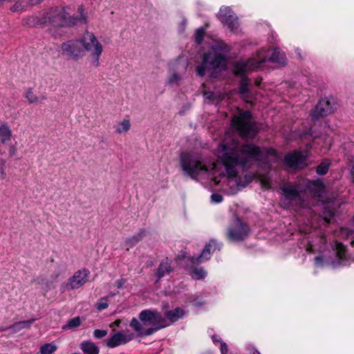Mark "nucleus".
<instances>
[{
	"mask_svg": "<svg viewBox=\"0 0 354 354\" xmlns=\"http://www.w3.org/2000/svg\"><path fill=\"white\" fill-rule=\"evenodd\" d=\"M24 25L30 27H34L38 25H46L45 15L42 18H39L35 16L27 17L24 20Z\"/></svg>",
	"mask_w": 354,
	"mask_h": 354,
	"instance_id": "obj_24",
	"label": "nucleus"
},
{
	"mask_svg": "<svg viewBox=\"0 0 354 354\" xmlns=\"http://www.w3.org/2000/svg\"><path fill=\"white\" fill-rule=\"evenodd\" d=\"M272 62L278 63L281 65L286 64V57L284 54L280 52L277 48H274L272 55L268 59Z\"/></svg>",
	"mask_w": 354,
	"mask_h": 354,
	"instance_id": "obj_23",
	"label": "nucleus"
},
{
	"mask_svg": "<svg viewBox=\"0 0 354 354\" xmlns=\"http://www.w3.org/2000/svg\"><path fill=\"white\" fill-rule=\"evenodd\" d=\"M205 30L203 28L197 29L195 33V41L198 44H201L203 40Z\"/></svg>",
	"mask_w": 354,
	"mask_h": 354,
	"instance_id": "obj_37",
	"label": "nucleus"
},
{
	"mask_svg": "<svg viewBox=\"0 0 354 354\" xmlns=\"http://www.w3.org/2000/svg\"><path fill=\"white\" fill-rule=\"evenodd\" d=\"M213 340H214V341H216V340H217V338H215V336H214V337H213Z\"/></svg>",
	"mask_w": 354,
	"mask_h": 354,
	"instance_id": "obj_58",
	"label": "nucleus"
},
{
	"mask_svg": "<svg viewBox=\"0 0 354 354\" xmlns=\"http://www.w3.org/2000/svg\"><path fill=\"white\" fill-rule=\"evenodd\" d=\"M211 199L214 203H221L223 201V196L218 194H213L211 196Z\"/></svg>",
	"mask_w": 354,
	"mask_h": 354,
	"instance_id": "obj_43",
	"label": "nucleus"
},
{
	"mask_svg": "<svg viewBox=\"0 0 354 354\" xmlns=\"http://www.w3.org/2000/svg\"><path fill=\"white\" fill-rule=\"evenodd\" d=\"M56 349V346L50 344H45L41 346L40 352L41 354H52Z\"/></svg>",
	"mask_w": 354,
	"mask_h": 354,
	"instance_id": "obj_35",
	"label": "nucleus"
},
{
	"mask_svg": "<svg viewBox=\"0 0 354 354\" xmlns=\"http://www.w3.org/2000/svg\"><path fill=\"white\" fill-rule=\"evenodd\" d=\"M232 126L244 139L253 138L257 133V128L248 111L239 112L232 119Z\"/></svg>",
	"mask_w": 354,
	"mask_h": 354,
	"instance_id": "obj_4",
	"label": "nucleus"
},
{
	"mask_svg": "<svg viewBox=\"0 0 354 354\" xmlns=\"http://www.w3.org/2000/svg\"><path fill=\"white\" fill-rule=\"evenodd\" d=\"M183 315V310L180 308H176L172 310H169L167 313V317L171 322L176 321L179 317Z\"/></svg>",
	"mask_w": 354,
	"mask_h": 354,
	"instance_id": "obj_29",
	"label": "nucleus"
},
{
	"mask_svg": "<svg viewBox=\"0 0 354 354\" xmlns=\"http://www.w3.org/2000/svg\"><path fill=\"white\" fill-rule=\"evenodd\" d=\"M204 56L211 70L221 67L225 63V55L222 53H206Z\"/></svg>",
	"mask_w": 354,
	"mask_h": 354,
	"instance_id": "obj_15",
	"label": "nucleus"
},
{
	"mask_svg": "<svg viewBox=\"0 0 354 354\" xmlns=\"http://www.w3.org/2000/svg\"><path fill=\"white\" fill-rule=\"evenodd\" d=\"M353 244H354V241H353L351 242V245H353Z\"/></svg>",
	"mask_w": 354,
	"mask_h": 354,
	"instance_id": "obj_63",
	"label": "nucleus"
},
{
	"mask_svg": "<svg viewBox=\"0 0 354 354\" xmlns=\"http://www.w3.org/2000/svg\"><path fill=\"white\" fill-rule=\"evenodd\" d=\"M282 190L286 198L290 201L297 200L300 198L298 191L291 186H285Z\"/></svg>",
	"mask_w": 354,
	"mask_h": 354,
	"instance_id": "obj_22",
	"label": "nucleus"
},
{
	"mask_svg": "<svg viewBox=\"0 0 354 354\" xmlns=\"http://www.w3.org/2000/svg\"><path fill=\"white\" fill-rule=\"evenodd\" d=\"M6 330L5 328H1V329H0V330H1V331H3V330Z\"/></svg>",
	"mask_w": 354,
	"mask_h": 354,
	"instance_id": "obj_62",
	"label": "nucleus"
},
{
	"mask_svg": "<svg viewBox=\"0 0 354 354\" xmlns=\"http://www.w3.org/2000/svg\"><path fill=\"white\" fill-rule=\"evenodd\" d=\"M218 18L220 21L227 26L231 30H234L238 28L239 22L236 16L233 12L232 9L229 7H223L220 9L218 13Z\"/></svg>",
	"mask_w": 354,
	"mask_h": 354,
	"instance_id": "obj_11",
	"label": "nucleus"
},
{
	"mask_svg": "<svg viewBox=\"0 0 354 354\" xmlns=\"http://www.w3.org/2000/svg\"><path fill=\"white\" fill-rule=\"evenodd\" d=\"M81 349L86 354H99L98 347L91 341H84L81 344Z\"/></svg>",
	"mask_w": 354,
	"mask_h": 354,
	"instance_id": "obj_20",
	"label": "nucleus"
},
{
	"mask_svg": "<svg viewBox=\"0 0 354 354\" xmlns=\"http://www.w3.org/2000/svg\"><path fill=\"white\" fill-rule=\"evenodd\" d=\"M261 184L265 187H270V182L269 180L267 178H263L261 179Z\"/></svg>",
	"mask_w": 354,
	"mask_h": 354,
	"instance_id": "obj_46",
	"label": "nucleus"
},
{
	"mask_svg": "<svg viewBox=\"0 0 354 354\" xmlns=\"http://www.w3.org/2000/svg\"><path fill=\"white\" fill-rule=\"evenodd\" d=\"M251 179H252V177H251V176H249V177H248V181L251 180Z\"/></svg>",
	"mask_w": 354,
	"mask_h": 354,
	"instance_id": "obj_60",
	"label": "nucleus"
},
{
	"mask_svg": "<svg viewBox=\"0 0 354 354\" xmlns=\"http://www.w3.org/2000/svg\"><path fill=\"white\" fill-rule=\"evenodd\" d=\"M77 12L80 15H87L86 13H85V12H84V8L83 6H80L78 7Z\"/></svg>",
	"mask_w": 354,
	"mask_h": 354,
	"instance_id": "obj_47",
	"label": "nucleus"
},
{
	"mask_svg": "<svg viewBox=\"0 0 354 354\" xmlns=\"http://www.w3.org/2000/svg\"><path fill=\"white\" fill-rule=\"evenodd\" d=\"M248 227L236 218L228 229L227 237L232 241H241L248 236Z\"/></svg>",
	"mask_w": 354,
	"mask_h": 354,
	"instance_id": "obj_9",
	"label": "nucleus"
},
{
	"mask_svg": "<svg viewBox=\"0 0 354 354\" xmlns=\"http://www.w3.org/2000/svg\"><path fill=\"white\" fill-rule=\"evenodd\" d=\"M261 80H256V81H255V84H256L257 86H259V85H260V84H261Z\"/></svg>",
	"mask_w": 354,
	"mask_h": 354,
	"instance_id": "obj_56",
	"label": "nucleus"
},
{
	"mask_svg": "<svg viewBox=\"0 0 354 354\" xmlns=\"http://www.w3.org/2000/svg\"><path fill=\"white\" fill-rule=\"evenodd\" d=\"M133 337L134 335L133 333L124 334L119 332L106 339V346L109 348H114L121 344H127L132 340Z\"/></svg>",
	"mask_w": 354,
	"mask_h": 354,
	"instance_id": "obj_14",
	"label": "nucleus"
},
{
	"mask_svg": "<svg viewBox=\"0 0 354 354\" xmlns=\"http://www.w3.org/2000/svg\"><path fill=\"white\" fill-rule=\"evenodd\" d=\"M238 89L240 97L247 102L254 97L255 92L253 91L252 84L248 77H243L240 80Z\"/></svg>",
	"mask_w": 354,
	"mask_h": 354,
	"instance_id": "obj_13",
	"label": "nucleus"
},
{
	"mask_svg": "<svg viewBox=\"0 0 354 354\" xmlns=\"http://www.w3.org/2000/svg\"><path fill=\"white\" fill-rule=\"evenodd\" d=\"M120 323H121V321H120V320H119V319L115 320V322H114L111 325V326H112L113 325H115V326H120Z\"/></svg>",
	"mask_w": 354,
	"mask_h": 354,
	"instance_id": "obj_54",
	"label": "nucleus"
},
{
	"mask_svg": "<svg viewBox=\"0 0 354 354\" xmlns=\"http://www.w3.org/2000/svg\"><path fill=\"white\" fill-rule=\"evenodd\" d=\"M333 267H336L337 266L335 265V263H333Z\"/></svg>",
	"mask_w": 354,
	"mask_h": 354,
	"instance_id": "obj_61",
	"label": "nucleus"
},
{
	"mask_svg": "<svg viewBox=\"0 0 354 354\" xmlns=\"http://www.w3.org/2000/svg\"><path fill=\"white\" fill-rule=\"evenodd\" d=\"M15 151H16V149L15 147H11L10 148V156H13L15 153Z\"/></svg>",
	"mask_w": 354,
	"mask_h": 354,
	"instance_id": "obj_52",
	"label": "nucleus"
},
{
	"mask_svg": "<svg viewBox=\"0 0 354 354\" xmlns=\"http://www.w3.org/2000/svg\"><path fill=\"white\" fill-rule=\"evenodd\" d=\"M89 271L86 269L80 270L75 272L73 277L68 279V281L63 283L60 286V290L62 292L80 288L88 281Z\"/></svg>",
	"mask_w": 354,
	"mask_h": 354,
	"instance_id": "obj_8",
	"label": "nucleus"
},
{
	"mask_svg": "<svg viewBox=\"0 0 354 354\" xmlns=\"http://www.w3.org/2000/svg\"><path fill=\"white\" fill-rule=\"evenodd\" d=\"M42 0H18L10 8L12 12H17L24 10L28 5H36L39 3Z\"/></svg>",
	"mask_w": 354,
	"mask_h": 354,
	"instance_id": "obj_18",
	"label": "nucleus"
},
{
	"mask_svg": "<svg viewBox=\"0 0 354 354\" xmlns=\"http://www.w3.org/2000/svg\"><path fill=\"white\" fill-rule=\"evenodd\" d=\"M172 271L173 269L171 266V261L167 257H166L160 262L156 272V275L158 277L157 281H158L165 274H169Z\"/></svg>",
	"mask_w": 354,
	"mask_h": 354,
	"instance_id": "obj_16",
	"label": "nucleus"
},
{
	"mask_svg": "<svg viewBox=\"0 0 354 354\" xmlns=\"http://www.w3.org/2000/svg\"><path fill=\"white\" fill-rule=\"evenodd\" d=\"M330 162L328 160H324L316 168L319 175H324L328 172Z\"/></svg>",
	"mask_w": 354,
	"mask_h": 354,
	"instance_id": "obj_31",
	"label": "nucleus"
},
{
	"mask_svg": "<svg viewBox=\"0 0 354 354\" xmlns=\"http://www.w3.org/2000/svg\"><path fill=\"white\" fill-rule=\"evenodd\" d=\"M336 109L337 106L334 102H331L328 98H324L317 104L311 116L315 119L324 117L333 113Z\"/></svg>",
	"mask_w": 354,
	"mask_h": 354,
	"instance_id": "obj_10",
	"label": "nucleus"
},
{
	"mask_svg": "<svg viewBox=\"0 0 354 354\" xmlns=\"http://www.w3.org/2000/svg\"><path fill=\"white\" fill-rule=\"evenodd\" d=\"M205 272L203 268H195L192 271V277L196 279H201L204 278Z\"/></svg>",
	"mask_w": 354,
	"mask_h": 354,
	"instance_id": "obj_36",
	"label": "nucleus"
},
{
	"mask_svg": "<svg viewBox=\"0 0 354 354\" xmlns=\"http://www.w3.org/2000/svg\"><path fill=\"white\" fill-rule=\"evenodd\" d=\"M62 54L69 59L77 61L84 56L81 37L78 39L68 40L62 44Z\"/></svg>",
	"mask_w": 354,
	"mask_h": 354,
	"instance_id": "obj_7",
	"label": "nucleus"
},
{
	"mask_svg": "<svg viewBox=\"0 0 354 354\" xmlns=\"http://www.w3.org/2000/svg\"><path fill=\"white\" fill-rule=\"evenodd\" d=\"M69 19L65 8H51L45 15L46 25L50 26V33L55 37L62 35L60 28L70 27Z\"/></svg>",
	"mask_w": 354,
	"mask_h": 354,
	"instance_id": "obj_3",
	"label": "nucleus"
},
{
	"mask_svg": "<svg viewBox=\"0 0 354 354\" xmlns=\"http://www.w3.org/2000/svg\"><path fill=\"white\" fill-rule=\"evenodd\" d=\"M61 267H62V265L60 263H57V268L58 269V270H56L55 271L52 275H51V278L54 280L57 279L59 275L61 274Z\"/></svg>",
	"mask_w": 354,
	"mask_h": 354,
	"instance_id": "obj_42",
	"label": "nucleus"
},
{
	"mask_svg": "<svg viewBox=\"0 0 354 354\" xmlns=\"http://www.w3.org/2000/svg\"><path fill=\"white\" fill-rule=\"evenodd\" d=\"M266 50L262 49L258 52L257 60L250 59L247 62H239L234 64V74L239 76L241 80L243 77H247L246 73L248 71L259 68L260 65L267 61L264 53Z\"/></svg>",
	"mask_w": 354,
	"mask_h": 354,
	"instance_id": "obj_6",
	"label": "nucleus"
},
{
	"mask_svg": "<svg viewBox=\"0 0 354 354\" xmlns=\"http://www.w3.org/2000/svg\"><path fill=\"white\" fill-rule=\"evenodd\" d=\"M267 154L270 155V156H276L277 152L274 149H269V150L267 151Z\"/></svg>",
	"mask_w": 354,
	"mask_h": 354,
	"instance_id": "obj_50",
	"label": "nucleus"
},
{
	"mask_svg": "<svg viewBox=\"0 0 354 354\" xmlns=\"http://www.w3.org/2000/svg\"><path fill=\"white\" fill-rule=\"evenodd\" d=\"M69 22H70V27L76 26L77 24H78L80 23L87 24L88 23V16L78 15L77 17H73V16L70 15Z\"/></svg>",
	"mask_w": 354,
	"mask_h": 354,
	"instance_id": "obj_25",
	"label": "nucleus"
},
{
	"mask_svg": "<svg viewBox=\"0 0 354 354\" xmlns=\"http://www.w3.org/2000/svg\"><path fill=\"white\" fill-rule=\"evenodd\" d=\"M213 340H214V341H216V340H217V338H215V336H214V337H213Z\"/></svg>",
	"mask_w": 354,
	"mask_h": 354,
	"instance_id": "obj_59",
	"label": "nucleus"
},
{
	"mask_svg": "<svg viewBox=\"0 0 354 354\" xmlns=\"http://www.w3.org/2000/svg\"><path fill=\"white\" fill-rule=\"evenodd\" d=\"M107 333L108 332L106 330L96 329L93 332L94 337L97 339H100L105 337L107 335Z\"/></svg>",
	"mask_w": 354,
	"mask_h": 354,
	"instance_id": "obj_40",
	"label": "nucleus"
},
{
	"mask_svg": "<svg viewBox=\"0 0 354 354\" xmlns=\"http://www.w3.org/2000/svg\"><path fill=\"white\" fill-rule=\"evenodd\" d=\"M11 131L7 125H2L0 127V140L5 142L10 139Z\"/></svg>",
	"mask_w": 354,
	"mask_h": 354,
	"instance_id": "obj_26",
	"label": "nucleus"
},
{
	"mask_svg": "<svg viewBox=\"0 0 354 354\" xmlns=\"http://www.w3.org/2000/svg\"><path fill=\"white\" fill-rule=\"evenodd\" d=\"M0 174L1 175L2 178H4L6 176L3 166L0 167Z\"/></svg>",
	"mask_w": 354,
	"mask_h": 354,
	"instance_id": "obj_51",
	"label": "nucleus"
},
{
	"mask_svg": "<svg viewBox=\"0 0 354 354\" xmlns=\"http://www.w3.org/2000/svg\"><path fill=\"white\" fill-rule=\"evenodd\" d=\"M81 324V319L79 317L68 320V324L62 327L64 330L77 327Z\"/></svg>",
	"mask_w": 354,
	"mask_h": 354,
	"instance_id": "obj_34",
	"label": "nucleus"
},
{
	"mask_svg": "<svg viewBox=\"0 0 354 354\" xmlns=\"http://www.w3.org/2000/svg\"><path fill=\"white\" fill-rule=\"evenodd\" d=\"M324 214H326V216L324 219L327 223H330L329 217H333L335 214V212L333 210H328V211H326L324 212Z\"/></svg>",
	"mask_w": 354,
	"mask_h": 354,
	"instance_id": "obj_44",
	"label": "nucleus"
},
{
	"mask_svg": "<svg viewBox=\"0 0 354 354\" xmlns=\"http://www.w3.org/2000/svg\"><path fill=\"white\" fill-rule=\"evenodd\" d=\"M218 157L221 162H214L207 167L190 154L183 153L180 165L185 173L191 178L196 179L201 174H207L215 184H218L220 180L216 175H223L220 171L222 166H224L230 177H236L240 169L244 170L249 167L252 162L264 159L266 154L252 143L241 145L234 138L229 143L225 138L223 144L218 147Z\"/></svg>",
	"mask_w": 354,
	"mask_h": 354,
	"instance_id": "obj_1",
	"label": "nucleus"
},
{
	"mask_svg": "<svg viewBox=\"0 0 354 354\" xmlns=\"http://www.w3.org/2000/svg\"><path fill=\"white\" fill-rule=\"evenodd\" d=\"M212 244H214V241H211L209 244L206 245L205 248L203 249L201 254L197 258L196 261H199L201 259H208L210 257Z\"/></svg>",
	"mask_w": 354,
	"mask_h": 354,
	"instance_id": "obj_32",
	"label": "nucleus"
},
{
	"mask_svg": "<svg viewBox=\"0 0 354 354\" xmlns=\"http://www.w3.org/2000/svg\"><path fill=\"white\" fill-rule=\"evenodd\" d=\"M335 250H336V254L339 259H346V248L345 246L339 242H336L335 244Z\"/></svg>",
	"mask_w": 354,
	"mask_h": 354,
	"instance_id": "obj_28",
	"label": "nucleus"
},
{
	"mask_svg": "<svg viewBox=\"0 0 354 354\" xmlns=\"http://www.w3.org/2000/svg\"><path fill=\"white\" fill-rule=\"evenodd\" d=\"M181 77L180 76L176 73H174L171 77L168 80V83L171 85H178L179 82L180 81Z\"/></svg>",
	"mask_w": 354,
	"mask_h": 354,
	"instance_id": "obj_38",
	"label": "nucleus"
},
{
	"mask_svg": "<svg viewBox=\"0 0 354 354\" xmlns=\"http://www.w3.org/2000/svg\"><path fill=\"white\" fill-rule=\"evenodd\" d=\"M106 297L102 298L98 303L96 304V307L98 310H102L108 308V303L106 302Z\"/></svg>",
	"mask_w": 354,
	"mask_h": 354,
	"instance_id": "obj_39",
	"label": "nucleus"
},
{
	"mask_svg": "<svg viewBox=\"0 0 354 354\" xmlns=\"http://www.w3.org/2000/svg\"><path fill=\"white\" fill-rule=\"evenodd\" d=\"M35 319L28 321L18 322L10 326L8 329H10L12 333H17L24 328H29L30 325L35 322Z\"/></svg>",
	"mask_w": 354,
	"mask_h": 354,
	"instance_id": "obj_21",
	"label": "nucleus"
},
{
	"mask_svg": "<svg viewBox=\"0 0 354 354\" xmlns=\"http://www.w3.org/2000/svg\"><path fill=\"white\" fill-rule=\"evenodd\" d=\"M147 235V231L145 230H140L137 234L129 237L125 241V244L128 246L127 250L136 245L138 243L142 240V239Z\"/></svg>",
	"mask_w": 354,
	"mask_h": 354,
	"instance_id": "obj_17",
	"label": "nucleus"
},
{
	"mask_svg": "<svg viewBox=\"0 0 354 354\" xmlns=\"http://www.w3.org/2000/svg\"><path fill=\"white\" fill-rule=\"evenodd\" d=\"M322 259L320 257H317L315 259V264L317 266H320L322 264Z\"/></svg>",
	"mask_w": 354,
	"mask_h": 354,
	"instance_id": "obj_48",
	"label": "nucleus"
},
{
	"mask_svg": "<svg viewBox=\"0 0 354 354\" xmlns=\"http://www.w3.org/2000/svg\"><path fill=\"white\" fill-rule=\"evenodd\" d=\"M131 127V123L129 120H123L122 122H119L116 127L115 131L118 133H122L124 132H127L129 130Z\"/></svg>",
	"mask_w": 354,
	"mask_h": 354,
	"instance_id": "obj_27",
	"label": "nucleus"
},
{
	"mask_svg": "<svg viewBox=\"0 0 354 354\" xmlns=\"http://www.w3.org/2000/svg\"><path fill=\"white\" fill-rule=\"evenodd\" d=\"M44 280V279L42 277H39V278H37V281H38V283H39V284H40V283H43Z\"/></svg>",
	"mask_w": 354,
	"mask_h": 354,
	"instance_id": "obj_55",
	"label": "nucleus"
},
{
	"mask_svg": "<svg viewBox=\"0 0 354 354\" xmlns=\"http://www.w3.org/2000/svg\"><path fill=\"white\" fill-rule=\"evenodd\" d=\"M83 53H88L91 65L95 68L100 66V57L103 52V46L95 35L86 30L81 37Z\"/></svg>",
	"mask_w": 354,
	"mask_h": 354,
	"instance_id": "obj_5",
	"label": "nucleus"
},
{
	"mask_svg": "<svg viewBox=\"0 0 354 354\" xmlns=\"http://www.w3.org/2000/svg\"><path fill=\"white\" fill-rule=\"evenodd\" d=\"M125 281L123 279H120L119 280H118L115 283L116 284V286L118 288H122L124 283Z\"/></svg>",
	"mask_w": 354,
	"mask_h": 354,
	"instance_id": "obj_45",
	"label": "nucleus"
},
{
	"mask_svg": "<svg viewBox=\"0 0 354 354\" xmlns=\"http://www.w3.org/2000/svg\"><path fill=\"white\" fill-rule=\"evenodd\" d=\"M25 97L30 104L43 103L47 100L46 97L44 95L41 97L37 96L32 88H29L26 91Z\"/></svg>",
	"mask_w": 354,
	"mask_h": 354,
	"instance_id": "obj_19",
	"label": "nucleus"
},
{
	"mask_svg": "<svg viewBox=\"0 0 354 354\" xmlns=\"http://www.w3.org/2000/svg\"><path fill=\"white\" fill-rule=\"evenodd\" d=\"M185 255L184 254H179L176 257V261H182L185 259Z\"/></svg>",
	"mask_w": 354,
	"mask_h": 354,
	"instance_id": "obj_53",
	"label": "nucleus"
},
{
	"mask_svg": "<svg viewBox=\"0 0 354 354\" xmlns=\"http://www.w3.org/2000/svg\"><path fill=\"white\" fill-rule=\"evenodd\" d=\"M206 70H210L209 68V64L207 60L205 59V56L203 57V62L201 64L198 65L196 67V73L197 75L200 77H203L205 74Z\"/></svg>",
	"mask_w": 354,
	"mask_h": 354,
	"instance_id": "obj_30",
	"label": "nucleus"
},
{
	"mask_svg": "<svg viewBox=\"0 0 354 354\" xmlns=\"http://www.w3.org/2000/svg\"><path fill=\"white\" fill-rule=\"evenodd\" d=\"M285 162L289 167L295 169H303L307 166L306 155L298 151L286 155Z\"/></svg>",
	"mask_w": 354,
	"mask_h": 354,
	"instance_id": "obj_12",
	"label": "nucleus"
},
{
	"mask_svg": "<svg viewBox=\"0 0 354 354\" xmlns=\"http://www.w3.org/2000/svg\"><path fill=\"white\" fill-rule=\"evenodd\" d=\"M253 354H261L259 351H258L257 350H255L253 353Z\"/></svg>",
	"mask_w": 354,
	"mask_h": 354,
	"instance_id": "obj_57",
	"label": "nucleus"
},
{
	"mask_svg": "<svg viewBox=\"0 0 354 354\" xmlns=\"http://www.w3.org/2000/svg\"><path fill=\"white\" fill-rule=\"evenodd\" d=\"M203 96L205 100H208L209 102L213 101L216 98V95L211 91H205Z\"/></svg>",
	"mask_w": 354,
	"mask_h": 354,
	"instance_id": "obj_41",
	"label": "nucleus"
},
{
	"mask_svg": "<svg viewBox=\"0 0 354 354\" xmlns=\"http://www.w3.org/2000/svg\"><path fill=\"white\" fill-rule=\"evenodd\" d=\"M214 50L216 53H222L225 55L228 53L230 50V47L223 42H218L214 46Z\"/></svg>",
	"mask_w": 354,
	"mask_h": 354,
	"instance_id": "obj_33",
	"label": "nucleus"
},
{
	"mask_svg": "<svg viewBox=\"0 0 354 354\" xmlns=\"http://www.w3.org/2000/svg\"><path fill=\"white\" fill-rule=\"evenodd\" d=\"M139 319L140 321L133 318L129 324L138 336L151 335L167 326L165 319L156 310H142L139 314Z\"/></svg>",
	"mask_w": 354,
	"mask_h": 354,
	"instance_id": "obj_2",
	"label": "nucleus"
},
{
	"mask_svg": "<svg viewBox=\"0 0 354 354\" xmlns=\"http://www.w3.org/2000/svg\"><path fill=\"white\" fill-rule=\"evenodd\" d=\"M221 352L223 354H226L227 352V345L225 343L221 344Z\"/></svg>",
	"mask_w": 354,
	"mask_h": 354,
	"instance_id": "obj_49",
	"label": "nucleus"
}]
</instances>
